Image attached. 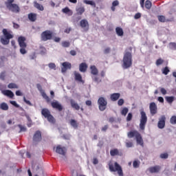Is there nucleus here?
<instances>
[{
	"mask_svg": "<svg viewBox=\"0 0 176 176\" xmlns=\"http://www.w3.org/2000/svg\"><path fill=\"white\" fill-rule=\"evenodd\" d=\"M129 51L126 50L125 53L124 54L122 64V68H124V69H127V68H130V67L133 65V56L131 55V51L133 50V48L130 47L129 48Z\"/></svg>",
	"mask_w": 176,
	"mask_h": 176,
	"instance_id": "1",
	"label": "nucleus"
},
{
	"mask_svg": "<svg viewBox=\"0 0 176 176\" xmlns=\"http://www.w3.org/2000/svg\"><path fill=\"white\" fill-rule=\"evenodd\" d=\"M2 32L3 36L0 38L1 43L4 45H9L10 43V39H13L14 36H13V32L6 29H3Z\"/></svg>",
	"mask_w": 176,
	"mask_h": 176,
	"instance_id": "2",
	"label": "nucleus"
},
{
	"mask_svg": "<svg viewBox=\"0 0 176 176\" xmlns=\"http://www.w3.org/2000/svg\"><path fill=\"white\" fill-rule=\"evenodd\" d=\"M127 136L128 138H133L135 137L137 144L144 148V140H142V136H141V133L138 131H131L127 133Z\"/></svg>",
	"mask_w": 176,
	"mask_h": 176,
	"instance_id": "3",
	"label": "nucleus"
},
{
	"mask_svg": "<svg viewBox=\"0 0 176 176\" xmlns=\"http://www.w3.org/2000/svg\"><path fill=\"white\" fill-rule=\"evenodd\" d=\"M109 170L111 173H118L119 176H123V169L122 166L117 162H114V164L112 162L109 164Z\"/></svg>",
	"mask_w": 176,
	"mask_h": 176,
	"instance_id": "4",
	"label": "nucleus"
},
{
	"mask_svg": "<svg viewBox=\"0 0 176 176\" xmlns=\"http://www.w3.org/2000/svg\"><path fill=\"white\" fill-rule=\"evenodd\" d=\"M13 2H14V0H7L5 2L7 9H8L10 12H12V13H20V7L19 5L13 3Z\"/></svg>",
	"mask_w": 176,
	"mask_h": 176,
	"instance_id": "5",
	"label": "nucleus"
},
{
	"mask_svg": "<svg viewBox=\"0 0 176 176\" xmlns=\"http://www.w3.org/2000/svg\"><path fill=\"white\" fill-rule=\"evenodd\" d=\"M26 38L24 36H19L18 38V43L21 47V54H26L27 53V43H25Z\"/></svg>",
	"mask_w": 176,
	"mask_h": 176,
	"instance_id": "6",
	"label": "nucleus"
},
{
	"mask_svg": "<svg viewBox=\"0 0 176 176\" xmlns=\"http://www.w3.org/2000/svg\"><path fill=\"white\" fill-rule=\"evenodd\" d=\"M140 129L141 130H145V126L146 125V122H148V117L146 116V113L144 111V109L140 110Z\"/></svg>",
	"mask_w": 176,
	"mask_h": 176,
	"instance_id": "7",
	"label": "nucleus"
},
{
	"mask_svg": "<svg viewBox=\"0 0 176 176\" xmlns=\"http://www.w3.org/2000/svg\"><path fill=\"white\" fill-rule=\"evenodd\" d=\"M41 39L43 42H47L53 39V32L52 30H45L41 34Z\"/></svg>",
	"mask_w": 176,
	"mask_h": 176,
	"instance_id": "8",
	"label": "nucleus"
},
{
	"mask_svg": "<svg viewBox=\"0 0 176 176\" xmlns=\"http://www.w3.org/2000/svg\"><path fill=\"white\" fill-rule=\"evenodd\" d=\"M41 115L48 120L50 123H55L56 120L54 119V117L52 116V113H50V111L47 109H43L41 110Z\"/></svg>",
	"mask_w": 176,
	"mask_h": 176,
	"instance_id": "9",
	"label": "nucleus"
},
{
	"mask_svg": "<svg viewBox=\"0 0 176 176\" xmlns=\"http://www.w3.org/2000/svg\"><path fill=\"white\" fill-rule=\"evenodd\" d=\"M98 104L99 107V109L102 111H105L107 109V105H108V102L103 97L99 98L98 100Z\"/></svg>",
	"mask_w": 176,
	"mask_h": 176,
	"instance_id": "10",
	"label": "nucleus"
},
{
	"mask_svg": "<svg viewBox=\"0 0 176 176\" xmlns=\"http://www.w3.org/2000/svg\"><path fill=\"white\" fill-rule=\"evenodd\" d=\"M42 141V133L40 131H36L33 135V144H38Z\"/></svg>",
	"mask_w": 176,
	"mask_h": 176,
	"instance_id": "11",
	"label": "nucleus"
},
{
	"mask_svg": "<svg viewBox=\"0 0 176 176\" xmlns=\"http://www.w3.org/2000/svg\"><path fill=\"white\" fill-rule=\"evenodd\" d=\"M149 109L151 115H152V116H155V115L157 113V105H156V103H155V102L150 103Z\"/></svg>",
	"mask_w": 176,
	"mask_h": 176,
	"instance_id": "12",
	"label": "nucleus"
},
{
	"mask_svg": "<svg viewBox=\"0 0 176 176\" xmlns=\"http://www.w3.org/2000/svg\"><path fill=\"white\" fill-rule=\"evenodd\" d=\"M74 79L76 82H78L79 83H85V80H83L82 77V74H80V73L76 71H74Z\"/></svg>",
	"mask_w": 176,
	"mask_h": 176,
	"instance_id": "13",
	"label": "nucleus"
},
{
	"mask_svg": "<svg viewBox=\"0 0 176 176\" xmlns=\"http://www.w3.org/2000/svg\"><path fill=\"white\" fill-rule=\"evenodd\" d=\"M55 152L58 153V155L65 156V153H67V148H65V147H61V146L58 145L56 147Z\"/></svg>",
	"mask_w": 176,
	"mask_h": 176,
	"instance_id": "14",
	"label": "nucleus"
},
{
	"mask_svg": "<svg viewBox=\"0 0 176 176\" xmlns=\"http://www.w3.org/2000/svg\"><path fill=\"white\" fill-rule=\"evenodd\" d=\"M158 129H164L166 126V116H162L161 118L159 119L158 121Z\"/></svg>",
	"mask_w": 176,
	"mask_h": 176,
	"instance_id": "15",
	"label": "nucleus"
},
{
	"mask_svg": "<svg viewBox=\"0 0 176 176\" xmlns=\"http://www.w3.org/2000/svg\"><path fill=\"white\" fill-rule=\"evenodd\" d=\"M80 25L81 28L84 30V31H89V21H87V19H82L80 21Z\"/></svg>",
	"mask_w": 176,
	"mask_h": 176,
	"instance_id": "16",
	"label": "nucleus"
},
{
	"mask_svg": "<svg viewBox=\"0 0 176 176\" xmlns=\"http://www.w3.org/2000/svg\"><path fill=\"white\" fill-rule=\"evenodd\" d=\"M72 65L69 62H64L62 63L61 72L63 73L67 72V69H71Z\"/></svg>",
	"mask_w": 176,
	"mask_h": 176,
	"instance_id": "17",
	"label": "nucleus"
},
{
	"mask_svg": "<svg viewBox=\"0 0 176 176\" xmlns=\"http://www.w3.org/2000/svg\"><path fill=\"white\" fill-rule=\"evenodd\" d=\"M51 105L54 109H57L59 112H61L63 111V105L58 102V101L52 102L51 103Z\"/></svg>",
	"mask_w": 176,
	"mask_h": 176,
	"instance_id": "18",
	"label": "nucleus"
},
{
	"mask_svg": "<svg viewBox=\"0 0 176 176\" xmlns=\"http://www.w3.org/2000/svg\"><path fill=\"white\" fill-rule=\"evenodd\" d=\"M110 155L113 157L115 156H123V153L118 148H113L110 150Z\"/></svg>",
	"mask_w": 176,
	"mask_h": 176,
	"instance_id": "19",
	"label": "nucleus"
},
{
	"mask_svg": "<svg viewBox=\"0 0 176 176\" xmlns=\"http://www.w3.org/2000/svg\"><path fill=\"white\" fill-rule=\"evenodd\" d=\"M162 167L160 166H151L148 168V171L151 173V174H155L159 173Z\"/></svg>",
	"mask_w": 176,
	"mask_h": 176,
	"instance_id": "20",
	"label": "nucleus"
},
{
	"mask_svg": "<svg viewBox=\"0 0 176 176\" xmlns=\"http://www.w3.org/2000/svg\"><path fill=\"white\" fill-rule=\"evenodd\" d=\"M34 7L37 9V10H41V12H43V10H45V7H43V6L39 3H38V1H34Z\"/></svg>",
	"mask_w": 176,
	"mask_h": 176,
	"instance_id": "21",
	"label": "nucleus"
},
{
	"mask_svg": "<svg viewBox=\"0 0 176 176\" xmlns=\"http://www.w3.org/2000/svg\"><path fill=\"white\" fill-rule=\"evenodd\" d=\"M2 94L9 97V98H13L14 97V94L10 90H3L2 91Z\"/></svg>",
	"mask_w": 176,
	"mask_h": 176,
	"instance_id": "22",
	"label": "nucleus"
},
{
	"mask_svg": "<svg viewBox=\"0 0 176 176\" xmlns=\"http://www.w3.org/2000/svg\"><path fill=\"white\" fill-rule=\"evenodd\" d=\"M91 75L96 76L98 75V69L96 67V65H91L89 67Z\"/></svg>",
	"mask_w": 176,
	"mask_h": 176,
	"instance_id": "23",
	"label": "nucleus"
},
{
	"mask_svg": "<svg viewBox=\"0 0 176 176\" xmlns=\"http://www.w3.org/2000/svg\"><path fill=\"white\" fill-rule=\"evenodd\" d=\"M87 64L86 63H82L79 65V71L80 72H86L87 71Z\"/></svg>",
	"mask_w": 176,
	"mask_h": 176,
	"instance_id": "24",
	"label": "nucleus"
},
{
	"mask_svg": "<svg viewBox=\"0 0 176 176\" xmlns=\"http://www.w3.org/2000/svg\"><path fill=\"white\" fill-rule=\"evenodd\" d=\"M118 98H120V93H114L110 95V100L111 101H118Z\"/></svg>",
	"mask_w": 176,
	"mask_h": 176,
	"instance_id": "25",
	"label": "nucleus"
},
{
	"mask_svg": "<svg viewBox=\"0 0 176 176\" xmlns=\"http://www.w3.org/2000/svg\"><path fill=\"white\" fill-rule=\"evenodd\" d=\"M70 104L72 105V108H74L76 109V111H79L80 109V106L76 102H74V100H70Z\"/></svg>",
	"mask_w": 176,
	"mask_h": 176,
	"instance_id": "26",
	"label": "nucleus"
},
{
	"mask_svg": "<svg viewBox=\"0 0 176 176\" xmlns=\"http://www.w3.org/2000/svg\"><path fill=\"white\" fill-rule=\"evenodd\" d=\"M157 19L160 23H168L170 21V19H166V16L164 15H158Z\"/></svg>",
	"mask_w": 176,
	"mask_h": 176,
	"instance_id": "27",
	"label": "nucleus"
},
{
	"mask_svg": "<svg viewBox=\"0 0 176 176\" xmlns=\"http://www.w3.org/2000/svg\"><path fill=\"white\" fill-rule=\"evenodd\" d=\"M116 32L118 36H123L124 32H123V29L120 27H117L116 28Z\"/></svg>",
	"mask_w": 176,
	"mask_h": 176,
	"instance_id": "28",
	"label": "nucleus"
},
{
	"mask_svg": "<svg viewBox=\"0 0 176 176\" xmlns=\"http://www.w3.org/2000/svg\"><path fill=\"white\" fill-rule=\"evenodd\" d=\"M28 19L30 21H36V14L35 13H30L28 14Z\"/></svg>",
	"mask_w": 176,
	"mask_h": 176,
	"instance_id": "29",
	"label": "nucleus"
},
{
	"mask_svg": "<svg viewBox=\"0 0 176 176\" xmlns=\"http://www.w3.org/2000/svg\"><path fill=\"white\" fill-rule=\"evenodd\" d=\"M69 123L74 129H78V124L76 120L72 119L70 120Z\"/></svg>",
	"mask_w": 176,
	"mask_h": 176,
	"instance_id": "30",
	"label": "nucleus"
},
{
	"mask_svg": "<svg viewBox=\"0 0 176 176\" xmlns=\"http://www.w3.org/2000/svg\"><path fill=\"white\" fill-rule=\"evenodd\" d=\"M0 108L3 111H8V109H9V106H8V104L3 102L0 104Z\"/></svg>",
	"mask_w": 176,
	"mask_h": 176,
	"instance_id": "31",
	"label": "nucleus"
},
{
	"mask_svg": "<svg viewBox=\"0 0 176 176\" xmlns=\"http://www.w3.org/2000/svg\"><path fill=\"white\" fill-rule=\"evenodd\" d=\"M165 98L168 104H173L175 98L174 96H166Z\"/></svg>",
	"mask_w": 176,
	"mask_h": 176,
	"instance_id": "32",
	"label": "nucleus"
},
{
	"mask_svg": "<svg viewBox=\"0 0 176 176\" xmlns=\"http://www.w3.org/2000/svg\"><path fill=\"white\" fill-rule=\"evenodd\" d=\"M77 14L82 15L85 13V7H80L76 10Z\"/></svg>",
	"mask_w": 176,
	"mask_h": 176,
	"instance_id": "33",
	"label": "nucleus"
},
{
	"mask_svg": "<svg viewBox=\"0 0 176 176\" xmlns=\"http://www.w3.org/2000/svg\"><path fill=\"white\" fill-rule=\"evenodd\" d=\"M152 8V2L149 0H146L145 2V8L146 9H151Z\"/></svg>",
	"mask_w": 176,
	"mask_h": 176,
	"instance_id": "34",
	"label": "nucleus"
},
{
	"mask_svg": "<svg viewBox=\"0 0 176 176\" xmlns=\"http://www.w3.org/2000/svg\"><path fill=\"white\" fill-rule=\"evenodd\" d=\"M84 3H86V5H91V6H94V8H96V3L93 1L85 0Z\"/></svg>",
	"mask_w": 176,
	"mask_h": 176,
	"instance_id": "35",
	"label": "nucleus"
},
{
	"mask_svg": "<svg viewBox=\"0 0 176 176\" xmlns=\"http://www.w3.org/2000/svg\"><path fill=\"white\" fill-rule=\"evenodd\" d=\"M6 58L5 56H0V68L5 66V60Z\"/></svg>",
	"mask_w": 176,
	"mask_h": 176,
	"instance_id": "36",
	"label": "nucleus"
},
{
	"mask_svg": "<svg viewBox=\"0 0 176 176\" xmlns=\"http://www.w3.org/2000/svg\"><path fill=\"white\" fill-rule=\"evenodd\" d=\"M128 113L129 109L127 107H124L121 111V115H122V116H126V115H127Z\"/></svg>",
	"mask_w": 176,
	"mask_h": 176,
	"instance_id": "37",
	"label": "nucleus"
},
{
	"mask_svg": "<svg viewBox=\"0 0 176 176\" xmlns=\"http://www.w3.org/2000/svg\"><path fill=\"white\" fill-rule=\"evenodd\" d=\"M8 89H18L19 86L16 83L11 82L8 85Z\"/></svg>",
	"mask_w": 176,
	"mask_h": 176,
	"instance_id": "38",
	"label": "nucleus"
},
{
	"mask_svg": "<svg viewBox=\"0 0 176 176\" xmlns=\"http://www.w3.org/2000/svg\"><path fill=\"white\" fill-rule=\"evenodd\" d=\"M41 94H42V96L43 97V98H45V100H46L47 102H50V98H49V96H47L46 93L41 92Z\"/></svg>",
	"mask_w": 176,
	"mask_h": 176,
	"instance_id": "39",
	"label": "nucleus"
},
{
	"mask_svg": "<svg viewBox=\"0 0 176 176\" xmlns=\"http://www.w3.org/2000/svg\"><path fill=\"white\" fill-rule=\"evenodd\" d=\"M41 94H42V96L43 97V98H45V100H46L47 102H50V98H49V96H47L46 93L41 92Z\"/></svg>",
	"mask_w": 176,
	"mask_h": 176,
	"instance_id": "40",
	"label": "nucleus"
},
{
	"mask_svg": "<svg viewBox=\"0 0 176 176\" xmlns=\"http://www.w3.org/2000/svg\"><path fill=\"white\" fill-rule=\"evenodd\" d=\"M92 79L94 82H96V83H100L101 82V79L97 76H92Z\"/></svg>",
	"mask_w": 176,
	"mask_h": 176,
	"instance_id": "41",
	"label": "nucleus"
},
{
	"mask_svg": "<svg viewBox=\"0 0 176 176\" xmlns=\"http://www.w3.org/2000/svg\"><path fill=\"white\" fill-rule=\"evenodd\" d=\"M168 72H170V69H168V67H165L164 69H162V74H164V75H168Z\"/></svg>",
	"mask_w": 176,
	"mask_h": 176,
	"instance_id": "42",
	"label": "nucleus"
},
{
	"mask_svg": "<svg viewBox=\"0 0 176 176\" xmlns=\"http://www.w3.org/2000/svg\"><path fill=\"white\" fill-rule=\"evenodd\" d=\"M170 123L171 124H176V116H173L170 119Z\"/></svg>",
	"mask_w": 176,
	"mask_h": 176,
	"instance_id": "43",
	"label": "nucleus"
},
{
	"mask_svg": "<svg viewBox=\"0 0 176 176\" xmlns=\"http://www.w3.org/2000/svg\"><path fill=\"white\" fill-rule=\"evenodd\" d=\"M169 47L171 50H176V43H170Z\"/></svg>",
	"mask_w": 176,
	"mask_h": 176,
	"instance_id": "44",
	"label": "nucleus"
},
{
	"mask_svg": "<svg viewBox=\"0 0 176 176\" xmlns=\"http://www.w3.org/2000/svg\"><path fill=\"white\" fill-rule=\"evenodd\" d=\"M69 41H63L62 42V46L63 47H69L70 45Z\"/></svg>",
	"mask_w": 176,
	"mask_h": 176,
	"instance_id": "45",
	"label": "nucleus"
},
{
	"mask_svg": "<svg viewBox=\"0 0 176 176\" xmlns=\"http://www.w3.org/2000/svg\"><path fill=\"white\" fill-rule=\"evenodd\" d=\"M161 159H168V154L167 153H162L160 155Z\"/></svg>",
	"mask_w": 176,
	"mask_h": 176,
	"instance_id": "46",
	"label": "nucleus"
},
{
	"mask_svg": "<svg viewBox=\"0 0 176 176\" xmlns=\"http://www.w3.org/2000/svg\"><path fill=\"white\" fill-rule=\"evenodd\" d=\"M163 63H164V60L162 58H159L156 60V65H157V66L162 65V64H163Z\"/></svg>",
	"mask_w": 176,
	"mask_h": 176,
	"instance_id": "47",
	"label": "nucleus"
},
{
	"mask_svg": "<svg viewBox=\"0 0 176 176\" xmlns=\"http://www.w3.org/2000/svg\"><path fill=\"white\" fill-rule=\"evenodd\" d=\"M133 166L134 168H138V167H140V162H138V161H134L133 163Z\"/></svg>",
	"mask_w": 176,
	"mask_h": 176,
	"instance_id": "48",
	"label": "nucleus"
},
{
	"mask_svg": "<svg viewBox=\"0 0 176 176\" xmlns=\"http://www.w3.org/2000/svg\"><path fill=\"white\" fill-rule=\"evenodd\" d=\"M48 67H49V68H50V69H56V64H54L53 63H49Z\"/></svg>",
	"mask_w": 176,
	"mask_h": 176,
	"instance_id": "49",
	"label": "nucleus"
},
{
	"mask_svg": "<svg viewBox=\"0 0 176 176\" xmlns=\"http://www.w3.org/2000/svg\"><path fill=\"white\" fill-rule=\"evenodd\" d=\"M133 119V114L131 113H129L126 117V122H130Z\"/></svg>",
	"mask_w": 176,
	"mask_h": 176,
	"instance_id": "50",
	"label": "nucleus"
},
{
	"mask_svg": "<svg viewBox=\"0 0 176 176\" xmlns=\"http://www.w3.org/2000/svg\"><path fill=\"white\" fill-rule=\"evenodd\" d=\"M123 104H124V100L123 99H120L118 101V105L119 107H122V105H123Z\"/></svg>",
	"mask_w": 176,
	"mask_h": 176,
	"instance_id": "51",
	"label": "nucleus"
},
{
	"mask_svg": "<svg viewBox=\"0 0 176 176\" xmlns=\"http://www.w3.org/2000/svg\"><path fill=\"white\" fill-rule=\"evenodd\" d=\"M138 19H141V13L140 12L136 13L134 16L135 20H138Z\"/></svg>",
	"mask_w": 176,
	"mask_h": 176,
	"instance_id": "52",
	"label": "nucleus"
},
{
	"mask_svg": "<svg viewBox=\"0 0 176 176\" xmlns=\"http://www.w3.org/2000/svg\"><path fill=\"white\" fill-rule=\"evenodd\" d=\"M18 126L19 127L20 129V133H21V131H27V129L24 126H23L22 125H18Z\"/></svg>",
	"mask_w": 176,
	"mask_h": 176,
	"instance_id": "53",
	"label": "nucleus"
},
{
	"mask_svg": "<svg viewBox=\"0 0 176 176\" xmlns=\"http://www.w3.org/2000/svg\"><path fill=\"white\" fill-rule=\"evenodd\" d=\"M5 72H2L0 74V79H1V80H5V76H6V74H5Z\"/></svg>",
	"mask_w": 176,
	"mask_h": 176,
	"instance_id": "54",
	"label": "nucleus"
},
{
	"mask_svg": "<svg viewBox=\"0 0 176 176\" xmlns=\"http://www.w3.org/2000/svg\"><path fill=\"white\" fill-rule=\"evenodd\" d=\"M10 104H12V105H14V107H15L16 108H19V104H17V102H16V101L14 100H11Z\"/></svg>",
	"mask_w": 176,
	"mask_h": 176,
	"instance_id": "55",
	"label": "nucleus"
},
{
	"mask_svg": "<svg viewBox=\"0 0 176 176\" xmlns=\"http://www.w3.org/2000/svg\"><path fill=\"white\" fill-rule=\"evenodd\" d=\"M160 91L163 96H166V94H167V90H166L164 88H161Z\"/></svg>",
	"mask_w": 176,
	"mask_h": 176,
	"instance_id": "56",
	"label": "nucleus"
},
{
	"mask_svg": "<svg viewBox=\"0 0 176 176\" xmlns=\"http://www.w3.org/2000/svg\"><path fill=\"white\" fill-rule=\"evenodd\" d=\"M71 11V10H69V8H68V7H66V8H63V10H62V12H63V13H68V12H69Z\"/></svg>",
	"mask_w": 176,
	"mask_h": 176,
	"instance_id": "57",
	"label": "nucleus"
},
{
	"mask_svg": "<svg viewBox=\"0 0 176 176\" xmlns=\"http://www.w3.org/2000/svg\"><path fill=\"white\" fill-rule=\"evenodd\" d=\"M111 52V48L107 47L104 50V54H108Z\"/></svg>",
	"mask_w": 176,
	"mask_h": 176,
	"instance_id": "58",
	"label": "nucleus"
},
{
	"mask_svg": "<svg viewBox=\"0 0 176 176\" xmlns=\"http://www.w3.org/2000/svg\"><path fill=\"white\" fill-rule=\"evenodd\" d=\"M12 24H13L14 28H15L16 30L20 28V25L19 24H17V23H16L14 22H13Z\"/></svg>",
	"mask_w": 176,
	"mask_h": 176,
	"instance_id": "59",
	"label": "nucleus"
},
{
	"mask_svg": "<svg viewBox=\"0 0 176 176\" xmlns=\"http://www.w3.org/2000/svg\"><path fill=\"white\" fill-rule=\"evenodd\" d=\"M126 146L127 148H131L133 146V142H128L126 143Z\"/></svg>",
	"mask_w": 176,
	"mask_h": 176,
	"instance_id": "60",
	"label": "nucleus"
},
{
	"mask_svg": "<svg viewBox=\"0 0 176 176\" xmlns=\"http://www.w3.org/2000/svg\"><path fill=\"white\" fill-rule=\"evenodd\" d=\"M118 5H119V1L118 0L114 1L112 3V6L116 7V6H118Z\"/></svg>",
	"mask_w": 176,
	"mask_h": 176,
	"instance_id": "61",
	"label": "nucleus"
},
{
	"mask_svg": "<svg viewBox=\"0 0 176 176\" xmlns=\"http://www.w3.org/2000/svg\"><path fill=\"white\" fill-rule=\"evenodd\" d=\"M72 30V28H67L65 30V34H69V32H71V31Z\"/></svg>",
	"mask_w": 176,
	"mask_h": 176,
	"instance_id": "62",
	"label": "nucleus"
},
{
	"mask_svg": "<svg viewBox=\"0 0 176 176\" xmlns=\"http://www.w3.org/2000/svg\"><path fill=\"white\" fill-rule=\"evenodd\" d=\"M36 87H37V89H38V91H40L41 92L43 91L42 85H41V84H37V85H36Z\"/></svg>",
	"mask_w": 176,
	"mask_h": 176,
	"instance_id": "63",
	"label": "nucleus"
},
{
	"mask_svg": "<svg viewBox=\"0 0 176 176\" xmlns=\"http://www.w3.org/2000/svg\"><path fill=\"white\" fill-rule=\"evenodd\" d=\"M98 146H99V148H102V146H104V142L102 141H99Z\"/></svg>",
	"mask_w": 176,
	"mask_h": 176,
	"instance_id": "64",
	"label": "nucleus"
}]
</instances>
